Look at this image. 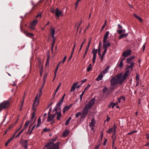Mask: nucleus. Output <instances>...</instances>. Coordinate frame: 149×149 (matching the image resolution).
<instances>
[{
    "label": "nucleus",
    "instance_id": "23",
    "mask_svg": "<svg viewBox=\"0 0 149 149\" xmlns=\"http://www.w3.org/2000/svg\"><path fill=\"white\" fill-rule=\"evenodd\" d=\"M97 52V49H93L92 51V53L93 54V56H96V54Z\"/></svg>",
    "mask_w": 149,
    "mask_h": 149
},
{
    "label": "nucleus",
    "instance_id": "12",
    "mask_svg": "<svg viewBox=\"0 0 149 149\" xmlns=\"http://www.w3.org/2000/svg\"><path fill=\"white\" fill-rule=\"evenodd\" d=\"M95 121L94 118H93L92 119L91 122L90 123L89 126L90 127H91V130L93 129V127L95 126Z\"/></svg>",
    "mask_w": 149,
    "mask_h": 149
},
{
    "label": "nucleus",
    "instance_id": "17",
    "mask_svg": "<svg viewBox=\"0 0 149 149\" xmlns=\"http://www.w3.org/2000/svg\"><path fill=\"white\" fill-rule=\"evenodd\" d=\"M110 68V66H108L103 71H102L101 72V73L102 74H105L106 73L108 70Z\"/></svg>",
    "mask_w": 149,
    "mask_h": 149
},
{
    "label": "nucleus",
    "instance_id": "48",
    "mask_svg": "<svg viewBox=\"0 0 149 149\" xmlns=\"http://www.w3.org/2000/svg\"><path fill=\"white\" fill-rule=\"evenodd\" d=\"M91 85L89 84H88L86 87L85 88V90H87L90 87Z\"/></svg>",
    "mask_w": 149,
    "mask_h": 149
},
{
    "label": "nucleus",
    "instance_id": "18",
    "mask_svg": "<svg viewBox=\"0 0 149 149\" xmlns=\"http://www.w3.org/2000/svg\"><path fill=\"white\" fill-rule=\"evenodd\" d=\"M69 134V132L67 130L64 131L62 134L63 137H65L68 136Z\"/></svg>",
    "mask_w": 149,
    "mask_h": 149
},
{
    "label": "nucleus",
    "instance_id": "50",
    "mask_svg": "<svg viewBox=\"0 0 149 149\" xmlns=\"http://www.w3.org/2000/svg\"><path fill=\"white\" fill-rule=\"evenodd\" d=\"M106 20L105 22L104 23V24L103 25V26L102 27V29L101 30V31H102L103 30V29H104V27L106 26Z\"/></svg>",
    "mask_w": 149,
    "mask_h": 149
},
{
    "label": "nucleus",
    "instance_id": "39",
    "mask_svg": "<svg viewBox=\"0 0 149 149\" xmlns=\"http://www.w3.org/2000/svg\"><path fill=\"white\" fill-rule=\"evenodd\" d=\"M47 76V74H45L44 77L43 79V82H44V84H45V80L46 79V77Z\"/></svg>",
    "mask_w": 149,
    "mask_h": 149
},
{
    "label": "nucleus",
    "instance_id": "36",
    "mask_svg": "<svg viewBox=\"0 0 149 149\" xmlns=\"http://www.w3.org/2000/svg\"><path fill=\"white\" fill-rule=\"evenodd\" d=\"M60 88V87H59V86H58V87H57V88H56V91H55V93L53 95V97L52 98V99L54 98V96H55V95H56V93L58 91L59 88Z\"/></svg>",
    "mask_w": 149,
    "mask_h": 149
},
{
    "label": "nucleus",
    "instance_id": "54",
    "mask_svg": "<svg viewBox=\"0 0 149 149\" xmlns=\"http://www.w3.org/2000/svg\"><path fill=\"white\" fill-rule=\"evenodd\" d=\"M131 60H130L128 59V58H127L126 59V62L130 64V62H131Z\"/></svg>",
    "mask_w": 149,
    "mask_h": 149
},
{
    "label": "nucleus",
    "instance_id": "10",
    "mask_svg": "<svg viewBox=\"0 0 149 149\" xmlns=\"http://www.w3.org/2000/svg\"><path fill=\"white\" fill-rule=\"evenodd\" d=\"M131 54V51L129 49H127L122 54L123 56L125 57H126L130 55Z\"/></svg>",
    "mask_w": 149,
    "mask_h": 149
},
{
    "label": "nucleus",
    "instance_id": "21",
    "mask_svg": "<svg viewBox=\"0 0 149 149\" xmlns=\"http://www.w3.org/2000/svg\"><path fill=\"white\" fill-rule=\"evenodd\" d=\"M60 108L61 105L56 104V106L55 107L54 110L56 112H58V111L59 110H60Z\"/></svg>",
    "mask_w": 149,
    "mask_h": 149
},
{
    "label": "nucleus",
    "instance_id": "46",
    "mask_svg": "<svg viewBox=\"0 0 149 149\" xmlns=\"http://www.w3.org/2000/svg\"><path fill=\"white\" fill-rule=\"evenodd\" d=\"M101 145L100 143H99L95 147V149H98Z\"/></svg>",
    "mask_w": 149,
    "mask_h": 149
},
{
    "label": "nucleus",
    "instance_id": "60",
    "mask_svg": "<svg viewBox=\"0 0 149 149\" xmlns=\"http://www.w3.org/2000/svg\"><path fill=\"white\" fill-rule=\"evenodd\" d=\"M30 28L31 30H34L35 29L34 26H31V25H30Z\"/></svg>",
    "mask_w": 149,
    "mask_h": 149
},
{
    "label": "nucleus",
    "instance_id": "42",
    "mask_svg": "<svg viewBox=\"0 0 149 149\" xmlns=\"http://www.w3.org/2000/svg\"><path fill=\"white\" fill-rule=\"evenodd\" d=\"M123 62L122 61H121L120 63V64H119L118 66L119 67H120V68H122L123 67Z\"/></svg>",
    "mask_w": 149,
    "mask_h": 149
},
{
    "label": "nucleus",
    "instance_id": "13",
    "mask_svg": "<svg viewBox=\"0 0 149 149\" xmlns=\"http://www.w3.org/2000/svg\"><path fill=\"white\" fill-rule=\"evenodd\" d=\"M61 111L59 112H56V114H57V115L56 119L58 120H59L60 119V118L61 116Z\"/></svg>",
    "mask_w": 149,
    "mask_h": 149
},
{
    "label": "nucleus",
    "instance_id": "19",
    "mask_svg": "<svg viewBox=\"0 0 149 149\" xmlns=\"http://www.w3.org/2000/svg\"><path fill=\"white\" fill-rule=\"evenodd\" d=\"M28 141L25 139L22 140L21 141V143L22 145V146H25L26 145H28L27 143Z\"/></svg>",
    "mask_w": 149,
    "mask_h": 149
},
{
    "label": "nucleus",
    "instance_id": "49",
    "mask_svg": "<svg viewBox=\"0 0 149 149\" xmlns=\"http://www.w3.org/2000/svg\"><path fill=\"white\" fill-rule=\"evenodd\" d=\"M120 99H123L124 101H125V97L123 96H121L120 97Z\"/></svg>",
    "mask_w": 149,
    "mask_h": 149
},
{
    "label": "nucleus",
    "instance_id": "7",
    "mask_svg": "<svg viewBox=\"0 0 149 149\" xmlns=\"http://www.w3.org/2000/svg\"><path fill=\"white\" fill-rule=\"evenodd\" d=\"M55 30L52 28L51 29L50 31V35L53 38V40L52 41V44L51 47H53L55 43V37L54 35L55 32Z\"/></svg>",
    "mask_w": 149,
    "mask_h": 149
},
{
    "label": "nucleus",
    "instance_id": "24",
    "mask_svg": "<svg viewBox=\"0 0 149 149\" xmlns=\"http://www.w3.org/2000/svg\"><path fill=\"white\" fill-rule=\"evenodd\" d=\"M41 123V119L40 117H39L38 120V123L37 125L36 126V128H38L39 127L40 123Z\"/></svg>",
    "mask_w": 149,
    "mask_h": 149
},
{
    "label": "nucleus",
    "instance_id": "16",
    "mask_svg": "<svg viewBox=\"0 0 149 149\" xmlns=\"http://www.w3.org/2000/svg\"><path fill=\"white\" fill-rule=\"evenodd\" d=\"M130 65H127V69H129L130 68H131V70H132L133 68V67L134 65V63L131 62L130 63Z\"/></svg>",
    "mask_w": 149,
    "mask_h": 149
},
{
    "label": "nucleus",
    "instance_id": "14",
    "mask_svg": "<svg viewBox=\"0 0 149 149\" xmlns=\"http://www.w3.org/2000/svg\"><path fill=\"white\" fill-rule=\"evenodd\" d=\"M38 21L37 19H35L30 24V25L35 26L38 24Z\"/></svg>",
    "mask_w": 149,
    "mask_h": 149
},
{
    "label": "nucleus",
    "instance_id": "29",
    "mask_svg": "<svg viewBox=\"0 0 149 149\" xmlns=\"http://www.w3.org/2000/svg\"><path fill=\"white\" fill-rule=\"evenodd\" d=\"M71 118H70V117H69L68 118V119L66 121L65 124V125H67L69 124V123L70 122V121L71 119Z\"/></svg>",
    "mask_w": 149,
    "mask_h": 149
},
{
    "label": "nucleus",
    "instance_id": "53",
    "mask_svg": "<svg viewBox=\"0 0 149 149\" xmlns=\"http://www.w3.org/2000/svg\"><path fill=\"white\" fill-rule=\"evenodd\" d=\"M35 113L34 112H33L32 113V116L31 118V119H33V118L34 117V116H35Z\"/></svg>",
    "mask_w": 149,
    "mask_h": 149
},
{
    "label": "nucleus",
    "instance_id": "8",
    "mask_svg": "<svg viewBox=\"0 0 149 149\" xmlns=\"http://www.w3.org/2000/svg\"><path fill=\"white\" fill-rule=\"evenodd\" d=\"M95 99L93 98L90 101L88 104H86L85 106L91 109L95 102Z\"/></svg>",
    "mask_w": 149,
    "mask_h": 149
},
{
    "label": "nucleus",
    "instance_id": "32",
    "mask_svg": "<svg viewBox=\"0 0 149 149\" xmlns=\"http://www.w3.org/2000/svg\"><path fill=\"white\" fill-rule=\"evenodd\" d=\"M104 47V52H103L102 55L103 56H104L105 54L106 53L107 50V47Z\"/></svg>",
    "mask_w": 149,
    "mask_h": 149
},
{
    "label": "nucleus",
    "instance_id": "62",
    "mask_svg": "<svg viewBox=\"0 0 149 149\" xmlns=\"http://www.w3.org/2000/svg\"><path fill=\"white\" fill-rule=\"evenodd\" d=\"M87 81V79H84V80H82L81 81V84L84 83V82H85L86 81Z\"/></svg>",
    "mask_w": 149,
    "mask_h": 149
},
{
    "label": "nucleus",
    "instance_id": "35",
    "mask_svg": "<svg viewBox=\"0 0 149 149\" xmlns=\"http://www.w3.org/2000/svg\"><path fill=\"white\" fill-rule=\"evenodd\" d=\"M135 17L137 19H138L139 20V21H140L141 22H142V19L140 17L137 16L136 15H135Z\"/></svg>",
    "mask_w": 149,
    "mask_h": 149
},
{
    "label": "nucleus",
    "instance_id": "6",
    "mask_svg": "<svg viewBox=\"0 0 149 149\" xmlns=\"http://www.w3.org/2000/svg\"><path fill=\"white\" fill-rule=\"evenodd\" d=\"M90 109L86 106H84L82 111L81 116V118H84L86 117Z\"/></svg>",
    "mask_w": 149,
    "mask_h": 149
},
{
    "label": "nucleus",
    "instance_id": "45",
    "mask_svg": "<svg viewBox=\"0 0 149 149\" xmlns=\"http://www.w3.org/2000/svg\"><path fill=\"white\" fill-rule=\"evenodd\" d=\"M139 74H137L136 77V81H139Z\"/></svg>",
    "mask_w": 149,
    "mask_h": 149
},
{
    "label": "nucleus",
    "instance_id": "28",
    "mask_svg": "<svg viewBox=\"0 0 149 149\" xmlns=\"http://www.w3.org/2000/svg\"><path fill=\"white\" fill-rule=\"evenodd\" d=\"M59 66V64H58L57 65L56 67L55 70V76H54V79L55 78L56 76V72H57V70H58V69Z\"/></svg>",
    "mask_w": 149,
    "mask_h": 149
},
{
    "label": "nucleus",
    "instance_id": "38",
    "mask_svg": "<svg viewBox=\"0 0 149 149\" xmlns=\"http://www.w3.org/2000/svg\"><path fill=\"white\" fill-rule=\"evenodd\" d=\"M88 50V47H87L86 48L85 52H84V58L86 55V54Z\"/></svg>",
    "mask_w": 149,
    "mask_h": 149
},
{
    "label": "nucleus",
    "instance_id": "64",
    "mask_svg": "<svg viewBox=\"0 0 149 149\" xmlns=\"http://www.w3.org/2000/svg\"><path fill=\"white\" fill-rule=\"evenodd\" d=\"M146 137L147 139H149V134H146Z\"/></svg>",
    "mask_w": 149,
    "mask_h": 149
},
{
    "label": "nucleus",
    "instance_id": "41",
    "mask_svg": "<svg viewBox=\"0 0 149 149\" xmlns=\"http://www.w3.org/2000/svg\"><path fill=\"white\" fill-rule=\"evenodd\" d=\"M81 115V112H79L75 115L76 118H78L79 116Z\"/></svg>",
    "mask_w": 149,
    "mask_h": 149
},
{
    "label": "nucleus",
    "instance_id": "59",
    "mask_svg": "<svg viewBox=\"0 0 149 149\" xmlns=\"http://www.w3.org/2000/svg\"><path fill=\"white\" fill-rule=\"evenodd\" d=\"M33 123L30 124V125L29 126V129L28 130V132H29V131L30 130V129L31 127L33 125Z\"/></svg>",
    "mask_w": 149,
    "mask_h": 149
},
{
    "label": "nucleus",
    "instance_id": "58",
    "mask_svg": "<svg viewBox=\"0 0 149 149\" xmlns=\"http://www.w3.org/2000/svg\"><path fill=\"white\" fill-rule=\"evenodd\" d=\"M117 32L119 34H121L122 33V29H120V30H118Z\"/></svg>",
    "mask_w": 149,
    "mask_h": 149
},
{
    "label": "nucleus",
    "instance_id": "5",
    "mask_svg": "<svg viewBox=\"0 0 149 149\" xmlns=\"http://www.w3.org/2000/svg\"><path fill=\"white\" fill-rule=\"evenodd\" d=\"M42 88H40L39 90V94H37L35 98V99H34V101L33 105V107H32L33 109H34V107H36L38 105V103L39 102V100H38V98H39V97H40V96L41 95V94L42 93Z\"/></svg>",
    "mask_w": 149,
    "mask_h": 149
},
{
    "label": "nucleus",
    "instance_id": "9",
    "mask_svg": "<svg viewBox=\"0 0 149 149\" xmlns=\"http://www.w3.org/2000/svg\"><path fill=\"white\" fill-rule=\"evenodd\" d=\"M55 16L56 17H58L59 19V17L61 15L63 16L62 12L60 11L58 8H57L55 10Z\"/></svg>",
    "mask_w": 149,
    "mask_h": 149
},
{
    "label": "nucleus",
    "instance_id": "30",
    "mask_svg": "<svg viewBox=\"0 0 149 149\" xmlns=\"http://www.w3.org/2000/svg\"><path fill=\"white\" fill-rule=\"evenodd\" d=\"M92 65L90 63L88 67L87 68V70L88 72H89L90 70H91L92 69Z\"/></svg>",
    "mask_w": 149,
    "mask_h": 149
},
{
    "label": "nucleus",
    "instance_id": "47",
    "mask_svg": "<svg viewBox=\"0 0 149 149\" xmlns=\"http://www.w3.org/2000/svg\"><path fill=\"white\" fill-rule=\"evenodd\" d=\"M70 109V107H68V106H66L63 108L64 110L67 111Z\"/></svg>",
    "mask_w": 149,
    "mask_h": 149
},
{
    "label": "nucleus",
    "instance_id": "52",
    "mask_svg": "<svg viewBox=\"0 0 149 149\" xmlns=\"http://www.w3.org/2000/svg\"><path fill=\"white\" fill-rule=\"evenodd\" d=\"M135 58L134 56H132L130 57L129 58H128L129 60H130L132 61L133 59H134Z\"/></svg>",
    "mask_w": 149,
    "mask_h": 149
},
{
    "label": "nucleus",
    "instance_id": "43",
    "mask_svg": "<svg viewBox=\"0 0 149 149\" xmlns=\"http://www.w3.org/2000/svg\"><path fill=\"white\" fill-rule=\"evenodd\" d=\"M27 36L29 37H31L33 36V34L31 33H27Z\"/></svg>",
    "mask_w": 149,
    "mask_h": 149
},
{
    "label": "nucleus",
    "instance_id": "63",
    "mask_svg": "<svg viewBox=\"0 0 149 149\" xmlns=\"http://www.w3.org/2000/svg\"><path fill=\"white\" fill-rule=\"evenodd\" d=\"M78 3H79V2H77H77H76V3H75V9H76L77 8V7L78 6Z\"/></svg>",
    "mask_w": 149,
    "mask_h": 149
},
{
    "label": "nucleus",
    "instance_id": "26",
    "mask_svg": "<svg viewBox=\"0 0 149 149\" xmlns=\"http://www.w3.org/2000/svg\"><path fill=\"white\" fill-rule=\"evenodd\" d=\"M116 105V104L115 103L111 102L109 105V107L110 108L112 107L113 108Z\"/></svg>",
    "mask_w": 149,
    "mask_h": 149
},
{
    "label": "nucleus",
    "instance_id": "15",
    "mask_svg": "<svg viewBox=\"0 0 149 149\" xmlns=\"http://www.w3.org/2000/svg\"><path fill=\"white\" fill-rule=\"evenodd\" d=\"M78 84V82L74 83L73 84L71 87V90L70 91L71 92H72V91H74L77 85Z\"/></svg>",
    "mask_w": 149,
    "mask_h": 149
},
{
    "label": "nucleus",
    "instance_id": "11",
    "mask_svg": "<svg viewBox=\"0 0 149 149\" xmlns=\"http://www.w3.org/2000/svg\"><path fill=\"white\" fill-rule=\"evenodd\" d=\"M116 127L115 125V124L114 123V125L112 127V128H110L107 131V133H110L113 130L114 131V134L113 135L115 134L116 132Z\"/></svg>",
    "mask_w": 149,
    "mask_h": 149
},
{
    "label": "nucleus",
    "instance_id": "37",
    "mask_svg": "<svg viewBox=\"0 0 149 149\" xmlns=\"http://www.w3.org/2000/svg\"><path fill=\"white\" fill-rule=\"evenodd\" d=\"M30 121H26L24 124V126L25 127H27L29 125V123H30Z\"/></svg>",
    "mask_w": 149,
    "mask_h": 149
},
{
    "label": "nucleus",
    "instance_id": "44",
    "mask_svg": "<svg viewBox=\"0 0 149 149\" xmlns=\"http://www.w3.org/2000/svg\"><path fill=\"white\" fill-rule=\"evenodd\" d=\"M100 47H98V55L100 57L101 56V51L100 50Z\"/></svg>",
    "mask_w": 149,
    "mask_h": 149
},
{
    "label": "nucleus",
    "instance_id": "4",
    "mask_svg": "<svg viewBox=\"0 0 149 149\" xmlns=\"http://www.w3.org/2000/svg\"><path fill=\"white\" fill-rule=\"evenodd\" d=\"M10 101L8 100L6 101H4L1 103L0 104V112L4 109H6L10 106Z\"/></svg>",
    "mask_w": 149,
    "mask_h": 149
},
{
    "label": "nucleus",
    "instance_id": "2",
    "mask_svg": "<svg viewBox=\"0 0 149 149\" xmlns=\"http://www.w3.org/2000/svg\"><path fill=\"white\" fill-rule=\"evenodd\" d=\"M56 139V138L52 139L42 149H59V143L58 142L55 144L54 143V142H55Z\"/></svg>",
    "mask_w": 149,
    "mask_h": 149
},
{
    "label": "nucleus",
    "instance_id": "22",
    "mask_svg": "<svg viewBox=\"0 0 149 149\" xmlns=\"http://www.w3.org/2000/svg\"><path fill=\"white\" fill-rule=\"evenodd\" d=\"M54 118H52V116H51V115H49L48 116V118L47 119V122H49L50 121H52L53 120H54Z\"/></svg>",
    "mask_w": 149,
    "mask_h": 149
},
{
    "label": "nucleus",
    "instance_id": "33",
    "mask_svg": "<svg viewBox=\"0 0 149 149\" xmlns=\"http://www.w3.org/2000/svg\"><path fill=\"white\" fill-rule=\"evenodd\" d=\"M127 36V34H123L119 36V39H121L122 38L125 37Z\"/></svg>",
    "mask_w": 149,
    "mask_h": 149
},
{
    "label": "nucleus",
    "instance_id": "20",
    "mask_svg": "<svg viewBox=\"0 0 149 149\" xmlns=\"http://www.w3.org/2000/svg\"><path fill=\"white\" fill-rule=\"evenodd\" d=\"M102 74H99L98 76V77L96 79V80L97 81H99L100 80H102Z\"/></svg>",
    "mask_w": 149,
    "mask_h": 149
},
{
    "label": "nucleus",
    "instance_id": "61",
    "mask_svg": "<svg viewBox=\"0 0 149 149\" xmlns=\"http://www.w3.org/2000/svg\"><path fill=\"white\" fill-rule=\"evenodd\" d=\"M40 17V18L42 17V15L41 14H38L36 16V18H38V17Z\"/></svg>",
    "mask_w": 149,
    "mask_h": 149
},
{
    "label": "nucleus",
    "instance_id": "31",
    "mask_svg": "<svg viewBox=\"0 0 149 149\" xmlns=\"http://www.w3.org/2000/svg\"><path fill=\"white\" fill-rule=\"evenodd\" d=\"M40 67H41V68L40 70V76H42L43 72V66H42L41 67V64L40 63Z\"/></svg>",
    "mask_w": 149,
    "mask_h": 149
},
{
    "label": "nucleus",
    "instance_id": "55",
    "mask_svg": "<svg viewBox=\"0 0 149 149\" xmlns=\"http://www.w3.org/2000/svg\"><path fill=\"white\" fill-rule=\"evenodd\" d=\"M21 133L20 132L17 134L15 136V138H16L18 137H19L21 134Z\"/></svg>",
    "mask_w": 149,
    "mask_h": 149
},
{
    "label": "nucleus",
    "instance_id": "56",
    "mask_svg": "<svg viewBox=\"0 0 149 149\" xmlns=\"http://www.w3.org/2000/svg\"><path fill=\"white\" fill-rule=\"evenodd\" d=\"M67 57L66 56H65L63 58V60L62 61V63H64L65 62V61Z\"/></svg>",
    "mask_w": 149,
    "mask_h": 149
},
{
    "label": "nucleus",
    "instance_id": "25",
    "mask_svg": "<svg viewBox=\"0 0 149 149\" xmlns=\"http://www.w3.org/2000/svg\"><path fill=\"white\" fill-rule=\"evenodd\" d=\"M14 137L13 136L10 138L9 140H8L7 141L6 143L5 144V146H8V144L13 139Z\"/></svg>",
    "mask_w": 149,
    "mask_h": 149
},
{
    "label": "nucleus",
    "instance_id": "1",
    "mask_svg": "<svg viewBox=\"0 0 149 149\" xmlns=\"http://www.w3.org/2000/svg\"><path fill=\"white\" fill-rule=\"evenodd\" d=\"M129 73V70H127L122 76V73H120L112 78L110 80L111 86H114L118 84H121L127 78Z\"/></svg>",
    "mask_w": 149,
    "mask_h": 149
},
{
    "label": "nucleus",
    "instance_id": "40",
    "mask_svg": "<svg viewBox=\"0 0 149 149\" xmlns=\"http://www.w3.org/2000/svg\"><path fill=\"white\" fill-rule=\"evenodd\" d=\"M63 100L62 99H61V100L57 104L58 105H61V104L62 103Z\"/></svg>",
    "mask_w": 149,
    "mask_h": 149
},
{
    "label": "nucleus",
    "instance_id": "27",
    "mask_svg": "<svg viewBox=\"0 0 149 149\" xmlns=\"http://www.w3.org/2000/svg\"><path fill=\"white\" fill-rule=\"evenodd\" d=\"M36 125H35L32 127L31 128V131H29V132H27L29 133V135L31 134H32V132L33 131V129L35 128V127H36Z\"/></svg>",
    "mask_w": 149,
    "mask_h": 149
},
{
    "label": "nucleus",
    "instance_id": "34",
    "mask_svg": "<svg viewBox=\"0 0 149 149\" xmlns=\"http://www.w3.org/2000/svg\"><path fill=\"white\" fill-rule=\"evenodd\" d=\"M108 89L107 88L106 86H105L103 88V90H102V92L103 93H105L106 92L108 91Z\"/></svg>",
    "mask_w": 149,
    "mask_h": 149
},
{
    "label": "nucleus",
    "instance_id": "51",
    "mask_svg": "<svg viewBox=\"0 0 149 149\" xmlns=\"http://www.w3.org/2000/svg\"><path fill=\"white\" fill-rule=\"evenodd\" d=\"M20 128L18 129L15 132L14 135L12 136L13 137H14L15 135L16 134L17 132L19 130Z\"/></svg>",
    "mask_w": 149,
    "mask_h": 149
},
{
    "label": "nucleus",
    "instance_id": "3",
    "mask_svg": "<svg viewBox=\"0 0 149 149\" xmlns=\"http://www.w3.org/2000/svg\"><path fill=\"white\" fill-rule=\"evenodd\" d=\"M109 33V31H107L104 35L103 40V47H109L110 46L112 45V44L113 45V43H111L109 40H107Z\"/></svg>",
    "mask_w": 149,
    "mask_h": 149
},
{
    "label": "nucleus",
    "instance_id": "57",
    "mask_svg": "<svg viewBox=\"0 0 149 149\" xmlns=\"http://www.w3.org/2000/svg\"><path fill=\"white\" fill-rule=\"evenodd\" d=\"M96 58V56H93V63H95V59Z\"/></svg>",
    "mask_w": 149,
    "mask_h": 149
}]
</instances>
